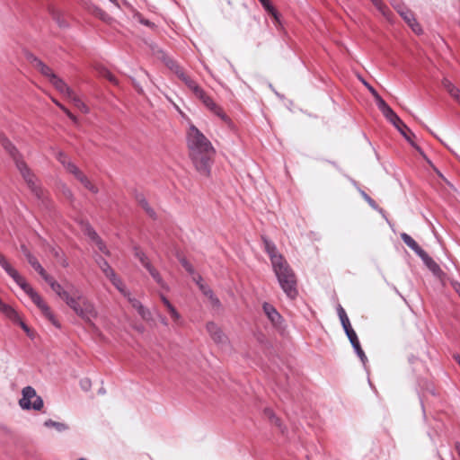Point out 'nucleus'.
Segmentation results:
<instances>
[{
  "label": "nucleus",
  "instance_id": "1",
  "mask_svg": "<svg viewBox=\"0 0 460 460\" xmlns=\"http://www.w3.org/2000/svg\"><path fill=\"white\" fill-rule=\"evenodd\" d=\"M187 144L196 170L202 175H209L215 154L210 141L194 125H190L187 132Z\"/></svg>",
  "mask_w": 460,
  "mask_h": 460
},
{
  "label": "nucleus",
  "instance_id": "2",
  "mask_svg": "<svg viewBox=\"0 0 460 460\" xmlns=\"http://www.w3.org/2000/svg\"><path fill=\"white\" fill-rule=\"evenodd\" d=\"M265 251L270 258L272 269L278 279L279 286L286 295L290 298H295L297 296L296 289V278L293 270L288 265L284 257L279 254L273 243L267 238H262Z\"/></svg>",
  "mask_w": 460,
  "mask_h": 460
},
{
  "label": "nucleus",
  "instance_id": "3",
  "mask_svg": "<svg viewBox=\"0 0 460 460\" xmlns=\"http://www.w3.org/2000/svg\"><path fill=\"white\" fill-rule=\"evenodd\" d=\"M0 265L6 273L21 287V288L31 298L33 303L40 309L43 314L56 326L59 324L56 321L54 315L50 312L48 305L43 301L41 296L33 290V288L25 281V279L13 269L6 261L4 255L0 253Z\"/></svg>",
  "mask_w": 460,
  "mask_h": 460
},
{
  "label": "nucleus",
  "instance_id": "4",
  "mask_svg": "<svg viewBox=\"0 0 460 460\" xmlns=\"http://www.w3.org/2000/svg\"><path fill=\"white\" fill-rule=\"evenodd\" d=\"M0 265L6 273L21 287V288L31 298L33 303L40 309L43 314L56 326L59 324L56 321L54 315L50 312L48 305L43 301L41 296L33 290V288L25 281V279L13 269L6 261L4 255L0 253Z\"/></svg>",
  "mask_w": 460,
  "mask_h": 460
},
{
  "label": "nucleus",
  "instance_id": "5",
  "mask_svg": "<svg viewBox=\"0 0 460 460\" xmlns=\"http://www.w3.org/2000/svg\"><path fill=\"white\" fill-rule=\"evenodd\" d=\"M0 265L6 273L21 287V288L31 298L33 303L40 309L43 314L56 326L59 324L56 321L54 315L50 312L48 305L43 301L41 296L33 290V288L25 281V279L13 269L6 261L4 255L0 253Z\"/></svg>",
  "mask_w": 460,
  "mask_h": 460
},
{
  "label": "nucleus",
  "instance_id": "6",
  "mask_svg": "<svg viewBox=\"0 0 460 460\" xmlns=\"http://www.w3.org/2000/svg\"><path fill=\"white\" fill-rule=\"evenodd\" d=\"M0 142L5 151L13 158L17 169L20 171L28 187L38 198H40L41 190L36 184L34 175L31 172L30 169L27 167V164L21 159V155L16 147L5 137L0 136Z\"/></svg>",
  "mask_w": 460,
  "mask_h": 460
},
{
  "label": "nucleus",
  "instance_id": "7",
  "mask_svg": "<svg viewBox=\"0 0 460 460\" xmlns=\"http://www.w3.org/2000/svg\"><path fill=\"white\" fill-rule=\"evenodd\" d=\"M0 142L5 151L13 158L17 169L20 171L28 187L38 198H40L41 190L36 184L34 175L31 172L30 169L27 167V164L21 159V155L16 147L5 137L0 136Z\"/></svg>",
  "mask_w": 460,
  "mask_h": 460
},
{
  "label": "nucleus",
  "instance_id": "8",
  "mask_svg": "<svg viewBox=\"0 0 460 460\" xmlns=\"http://www.w3.org/2000/svg\"><path fill=\"white\" fill-rule=\"evenodd\" d=\"M74 298L67 305L75 313L89 323L92 327H95L92 320L97 316V311L92 302L83 296L79 290L73 292Z\"/></svg>",
  "mask_w": 460,
  "mask_h": 460
},
{
  "label": "nucleus",
  "instance_id": "9",
  "mask_svg": "<svg viewBox=\"0 0 460 460\" xmlns=\"http://www.w3.org/2000/svg\"><path fill=\"white\" fill-rule=\"evenodd\" d=\"M22 409L40 410L43 407L42 399L36 394V391L31 386H26L22 389V398L19 402Z\"/></svg>",
  "mask_w": 460,
  "mask_h": 460
},
{
  "label": "nucleus",
  "instance_id": "10",
  "mask_svg": "<svg viewBox=\"0 0 460 460\" xmlns=\"http://www.w3.org/2000/svg\"><path fill=\"white\" fill-rule=\"evenodd\" d=\"M44 280L50 286L51 289L66 303V305H68L74 298L73 292H75V290H78L72 284H67L66 288L68 290H66L49 275Z\"/></svg>",
  "mask_w": 460,
  "mask_h": 460
},
{
  "label": "nucleus",
  "instance_id": "11",
  "mask_svg": "<svg viewBox=\"0 0 460 460\" xmlns=\"http://www.w3.org/2000/svg\"><path fill=\"white\" fill-rule=\"evenodd\" d=\"M167 66L175 72L177 76L182 80L185 84L195 93L198 97L201 95L203 90L192 80L190 79L173 61H169Z\"/></svg>",
  "mask_w": 460,
  "mask_h": 460
},
{
  "label": "nucleus",
  "instance_id": "12",
  "mask_svg": "<svg viewBox=\"0 0 460 460\" xmlns=\"http://www.w3.org/2000/svg\"><path fill=\"white\" fill-rule=\"evenodd\" d=\"M207 332L215 343L219 346L228 344V338L222 329L213 322H209L206 325Z\"/></svg>",
  "mask_w": 460,
  "mask_h": 460
},
{
  "label": "nucleus",
  "instance_id": "13",
  "mask_svg": "<svg viewBox=\"0 0 460 460\" xmlns=\"http://www.w3.org/2000/svg\"><path fill=\"white\" fill-rule=\"evenodd\" d=\"M386 119H388L399 131L400 133L411 143L412 146H414L424 157V154L421 152L420 148L417 146L413 142H411L410 136L406 131L411 133V135L414 136L413 133L407 128V126L402 121V119L396 115L394 111H392V116H386Z\"/></svg>",
  "mask_w": 460,
  "mask_h": 460
},
{
  "label": "nucleus",
  "instance_id": "14",
  "mask_svg": "<svg viewBox=\"0 0 460 460\" xmlns=\"http://www.w3.org/2000/svg\"><path fill=\"white\" fill-rule=\"evenodd\" d=\"M135 256L140 261L142 265L148 270L152 278L159 284L161 287L165 288V284L160 276L159 272L151 265L148 261L145 253L139 249H135Z\"/></svg>",
  "mask_w": 460,
  "mask_h": 460
},
{
  "label": "nucleus",
  "instance_id": "15",
  "mask_svg": "<svg viewBox=\"0 0 460 460\" xmlns=\"http://www.w3.org/2000/svg\"><path fill=\"white\" fill-rule=\"evenodd\" d=\"M191 275H192L193 281L196 282V284L199 286V288L202 291V293L208 297L210 304L214 307H217V308L220 307L221 304H220L219 299L214 295L213 291L202 282L201 276L196 274L195 272H194V274H191Z\"/></svg>",
  "mask_w": 460,
  "mask_h": 460
},
{
  "label": "nucleus",
  "instance_id": "16",
  "mask_svg": "<svg viewBox=\"0 0 460 460\" xmlns=\"http://www.w3.org/2000/svg\"><path fill=\"white\" fill-rule=\"evenodd\" d=\"M68 172L72 173L87 190L93 193L98 192V188L81 172L75 164H68Z\"/></svg>",
  "mask_w": 460,
  "mask_h": 460
},
{
  "label": "nucleus",
  "instance_id": "17",
  "mask_svg": "<svg viewBox=\"0 0 460 460\" xmlns=\"http://www.w3.org/2000/svg\"><path fill=\"white\" fill-rule=\"evenodd\" d=\"M198 98L202 101V102L208 110L221 118V119L226 122L229 121V118L226 115L223 110L217 103H215L214 101L204 93V91L201 93V95L198 96Z\"/></svg>",
  "mask_w": 460,
  "mask_h": 460
},
{
  "label": "nucleus",
  "instance_id": "18",
  "mask_svg": "<svg viewBox=\"0 0 460 460\" xmlns=\"http://www.w3.org/2000/svg\"><path fill=\"white\" fill-rule=\"evenodd\" d=\"M398 13L415 33H417V34L421 33V31H422L421 27L416 21L414 13L411 10L400 9V10H398Z\"/></svg>",
  "mask_w": 460,
  "mask_h": 460
},
{
  "label": "nucleus",
  "instance_id": "19",
  "mask_svg": "<svg viewBox=\"0 0 460 460\" xmlns=\"http://www.w3.org/2000/svg\"><path fill=\"white\" fill-rule=\"evenodd\" d=\"M83 228H84V234H87L93 241L95 242L98 249L102 252L105 253L106 255H109L110 254L109 250L106 248L104 243L98 236L96 232L93 229V227L89 224H84Z\"/></svg>",
  "mask_w": 460,
  "mask_h": 460
},
{
  "label": "nucleus",
  "instance_id": "20",
  "mask_svg": "<svg viewBox=\"0 0 460 460\" xmlns=\"http://www.w3.org/2000/svg\"><path fill=\"white\" fill-rule=\"evenodd\" d=\"M125 297L128 298V302L131 304V305L138 312L140 316L145 321H151L152 320V314L151 312L144 307L142 304L136 298L131 297V296H125Z\"/></svg>",
  "mask_w": 460,
  "mask_h": 460
},
{
  "label": "nucleus",
  "instance_id": "21",
  "mask_svg": "<svg viewBox=\"0 0 460 460\" xmlns=\"http://www.w3.org/2000/svg\"><path fill=\"white\" fill-rule=\"evenodd\" d=\"M262 307H263V311H264L265 314L267 315L269 320L271 322V323L274 326L279 327L281 323L282 317L277 312V310L274 308V306L268 303H264Z\"/></svg>",
  "mask_w": 460,
  "mask_h": 460
},
{
  "label": "nucleus",
  "instance_id": "22",
  "mask_svg": "<svg viewBox=\"0 0 460 460\" xmlns=\"http://www.w3.org/2000/svg\"><path fill=\"white\" fill-rule=\"evenodd\" d=\"M32 66L38 69L41 75L46 76L49 82L57 75L49 66L45 65L41 60L38 58L33 57L31 59Z\"/></svg>",
  "mask_w": 460,
  "mask_h": 460
},
{
  "label": "nucleus",
  "instance_id": "23",
  "mask_svg": "<svg viewBox=\"0 0 460 460\" xmlns=\"http://www.w3.org/2000/svg\"><path fill=\"white\" fill-rule=\"evenodd\" d=\"M50 84L66 98L72 96L73 90L58 75L50 81Z\"/></svg>",
  "mask_w": 460,
  "mask_h": 460
},
{
  "label": "nucleus",
  "instance_id": "24",
  "mask_svg": "<svg viewBox=\"0 0 460 460\" xmlns=\"http://www.w3.org/2000/svg\"><path fill=\"white\" fill-rule=\"evenodd\" d=\"M160 297H161V300H162L163 304L164 305V306L168 310V312H169L171 317L172 318V320L177 324H181V316L178 313L176 308L170 303V301L164 296L161 295Z\"/></svg>",
  "mask_w": 460,
  "mask_h": 460
},
{
  "label": "nucleus",
  "instance_id": "25",
  "mask_svg": "<svg viewBox=\"0 0 460 460\" xmlns=\"http://www.w3.org/2000/svg\"><path fill=\"white\" fill-rule=\"evenodd\" d=\"M0 312L3 313L6 317H8L13 322L20 321L19 314L13 309L11 305L4 304L0 299Z\"/></svg>",
  "mask_w": 460,
  "mask_h": 460
},
{
  "label": "nucleus",
  "instance_id": "26",
  "mask_svg": "<svg viewBox=\"0 0 460 460\" xmlns=\"http://www.w3.org/2000/svg\"><path fill=\"white\" fill-rule=\"evenodd\" d=\"M419 256L422 259L425 265L435 274L438 275L441 272L440 267L438 264L430 258L424 251L419 254Z\"/></svg>",
  "mask_w": 460,
  "mask_h": 460
},
{
  "label": "nucleus",
  "instance_id": "27",
  "mask_svg": "<svg viewBox=\"0 0 460 460\" xmlns=\"http://www.w3.org/2000/svg\"><path fill=\"white\" fill-rule=\"evenodd\" d=\"M26 258L31 266L43 278V279L49 276L38 260L31 252H26Z\"/></svg>",
  "mask_w": 460,
  "mask_h": 460
},
{
  "label": "nucleus",
  "instance_id": "28",
  "mask_svg": "<svg viewBox=\"0 0 460 460\" xmlns=\"http://www.w3.org/2000/svg\"><path fill=\"white\" fill-rule=\"evenodd\" d=\"M137 202L143 208V209L146 212V214L152 217L155 218V210L148 205L145 196L141 193H137L135 196Z\"/></svg>",
  "mask_w": 460,
  "mask_h": 460
},
{
  "label": "nucleus",
  "instance_id": "29",
  "mask_svg": "<svg viewBox=\"0 0 460 460\" xmlns=\"http://www.w3.org/2000/svg\"><path fill=\"white\" fill-rule=\"evenodd\" d=\"M137 202L143 208V209L146 212V214L152 217L155 218V210L148 205L145 196L141 193H137L135 196Z\"/></svg>",
  "mask_w": 460,
  "mask_h": 460
},
{
  "label": "nucleus",
  "instance_id": "30",
  "mask_svg": "<svg viewBox=\"0 0 460 460\" xmlns=\"http://www.w3.org/2000/svg\"><path fill=\"white\" fill-rule=\"evenodd\" d=\"M137 202L143 208V209L146 212V214L152 217L155 218V210L148 205L145 196L141 193H137L135 196Z\"/></svg>",
  "mask_w": 460,
  "mask_h": 460
},
{
  "label": "nucleus",
  "instance_id": "31",
  "mask_svg": "<svg viewBox=\"0 0 460 460\" xmlns=\"http://www.w3.org/2000/svg\"><path fill=\"white\" fill-rule=\"evenodd\" d=\"M107 278L111 281V283L124 296H129L128 290L126 288L122 280L116 275L114 271L112 272V276H108Z\"/></svg>",
  "mask_w": 460,
  "mask_h": 460
},
{
  "label": "nucleus",
  "instance_id": "32",
  "mask_svg": "<svg viewBox=\"0 0 460 460\" xmlns=\"http://www.w3.org/2000/svg\"><path fill=\"white\" fill-rule=\"evenodd\" d=\"M373 97L375 98L376 104H377L379 110L381 111V112L383 113V115L385 117H386V116L391 117L392 111H394L388 106V104L383 100V98L378 93H376Z\"/></svg>",
  "mask_w": 460,
  "mask_h": 460
},
{
  "label": "nucleus",
  "instance_id": "33",
  "mask_svg": "<svg viewBox=\"0 0 460 460\" xmlns=\"http://www.w3.org/2000/svg\"><path fill=\"white\" fill-rule=\"evenodd\" d=\"M373 97L375 98L376 104H377L379 110L381 111V112L383 113V115L385 117H386V116L391 117L392 111H394L388 106V104L383 100V98L378 93H376Z\"/></svg>",
  "mask_w": 460,
  "mask_h": 460
},
{
  "label": "nucleus",
  "instance_id": "34",
  "mask_svg": "<svg viewBox=\"0 0 460 460\" xmlns=\"http://www.w3.org/2000/svg\"><path fill=\"white\" fill-rule=\"evenodd\" d=\"M401 238L404 243L413 250L418 255L423 252L419 244L409 234L402 233L401 234Z\"/></svg>",
  "mask_w": 460,
  "mask_h": 460
},
{
  "label": "nucleus",
  "instance_id": "35",
  "mask_svg": "<svg viewBox=\"0 0 460 460\" xmlns=\"http://www.w3.org/2000/svg\"><path fill=\"white\" fill-rule=\"evenodd\" d=\"M337 311L344 331L351 328L347 314L341 305L338 306Z\"/></svg>",
  "mask_w": 460,
  "mask_h": 460
},
{
  "label": "nucleus",
  "instance_id": "36",
  "mask_svg": "<svg viewBox=\"0 0 460 460\" xmlns=\"http://www.w3.org/2000/svg\"><path fill=\"white\" fill-rule=\"evenodd\" d=\"M96 262L102 271L104 273L106 277L112 276V272L114 271L111 267L109 265V263L102 258H97Z\"/></svg>",
  "mask_w": 460,
  "mask_h": 460
},
{
  "label": "nucleus",
  "instance_id": "37",
  "mask_svg": "<svg viewBox=\"0 0 460 460\" xmlns=\"http://www.w3.org/2000/svg\"><path fill=\"white\" fill-rule=\"evenodd\" d=\"M67 99H69L82 112L87 113L89 111L88 107L74 93V92L72 93V96H69Z\"/></svg>",
  "mask_w": 460,
  "mask_h": 460
},
{
  "label": "nucleus",
  "instance_id": "38",
  "mask_svg": "<svg viewBox=\"0 0 460 460\" xmlns=\"http://www.w3.org/2000/svg\"><path fill=\"white\" fill-rule=\"evenodd\" d=\"M44 425L48 428H54L58 432L65 431L68 429V426L62 422L54 421L52 420H48L45 421Z\"/></svg>",
  "mask_w": 460,
  "mask_h": 460
},
{
  "label": "nucleus",
  "instance_id": "39",
  "mask_svg": "<svg viewBox=\"0 0 460 460\" xmlns=\"http://www.w3.org/2000/svg\"><path fill=\"white\" fill-rule=\"evenodd\" d=\"M263 7L266 9V11L276 20V22H279V13L275 10V8L270 4V0H260Z\"/></svg>",
  "mask_w": 460,
  "mask_h": 460
},
{
  "label": "nucleus",
  "instance_id": "40",
  "mask_svg": "<svg viewBox=\"0 0 460 460\" xmlns=\"http://www.w3.org/2000/svg\"><path fill=\"white\" fill-rule=\"evenodd\" d=\"M264 414L273 424H275L276 426H278L279 428L281 427L279 419L275 416V414L271 409H269V408L265 409Z\"/></svg>",
  "mask_w": 460,
  "mask_h": 460
},
{
  "label": "nucleus",
  "instance_id": "41",
  "mask_svg": "<svg viewBox=\"0 0 460 460\" xmlns=\"http://www.w3.org/2000/svg\"><path fill=\"white\" fill-rule=\"evenodd\" d=\"M345 332H346V335L348 336L352 347L359 343L358 336H357L355 331L352 329V327L346 330Z\"/></svg>",
  "mask_w": 460,
  "mask_h": 460
},
{
  "label": "nucleus",
  "instance_id": "42",
  "mask_svg": "<svg viewBox=\"0 0 460 460\" xmlns=\"http://www.w3.org/2000/svg\"><path fill=\"white\" fill-rule=\"evenodd\" d=\"M57 159L64 165V167L68 172V164H74L71 161H69L66 155L63 152H58L57 154Z\"/></svg>",
  "mask_w": 460,
  "mask_h": 460
},
{
  "label": "nucleus",
  "instance_id": "43",
  "mask_svg": "<svg viewBox=\"0 0 460 460\" xmlns=\"http://www.w3.org/2000/svg\"><path fill=\"white\" fill-rule=\"evenodd\" d=\"M375 6L385 17H389L391 12L389 8L382 2V0L375 4Z\"/></svg>",
  "mask_w": 460,
  "mask_h": 460
},
{
  "label": "nucleus",
  "instance_id": "44",
  "mask_svg": "<svg viewBox=\"0 0 460 460\" xmlns=\"http://www.w3.org/2000/svg\"><path fill=\"white\" fill-rule=\"evenodd\" d=\"M51 252H52V254H53L57 259H58V261H59V262L62 264V266L66 267V266L68 265L67 261H66L65 258H63V256H62V254H61V253H62V252H61V251H59V250H58V249H56V248H52V249H51Z\"/></svg>",
  "mask_w": 460,
  "mask_h": 460
},
{
  "label": "nucleus",
  "instance_id": "45",
  "mask_svg": "<svg viewBox=\"0 0 460 460\" xmlns=\"http://www.w3.org/2000/svg\"><path fill=\"white\" fill-rule=\"evenodd\" d=\"M53 19L58 23L60 27H66V23L61 18V14L57 11L51 12Z\"/></svg>",
  "mask_w": 460,
  "mask_h": 460
},
{
  "label": "nucleus",
  "instance_id": "46",
  "mask_svg": "<svg viewBox=\"0 0 460 460\" xmlns=\"http://www.w3.org/2000/svg\"><path fill=\"white\" fill-rule=\"evenodd\" d=\"M101 75L113 84H117L115 76L108 70L103 69L101 71Z\"/></svg>",
  "mask_w": 460,
  "mask_h": 460
},
{
  "label": "nucleus",
  "instance_id": "47",
  "mask_svg": "<svg viewBox=\"0 0 460 460\" xmlns=\"http://www.w3.org/2000/svg\"><path fill=\"white\" fill-rule=\"evenodd\" d=\"M182 267L190 273V274H194L195 270L193 269V267L191 266V264L185 259V258H181L180 260Z\"/></svg>",
  "mask_w": 460,
  "mask_h": 460
},
{
  "label": "nucleus",
  "instance_id": "48",
  "mask_svg": "<svg viewBox=\"0 0 460 460\" xmlns=\"http://www.w3.org/2000/svg\"><path fill=\"white\" fill-rule=\"evenodd\" d=\"M356 353L358 354V356L360 358L361 361L363 363H365V361L367 360V357L363 351V349H361V346H360V343L353 346Z\"/></svg>",
  "mask_w": 460,
  "mask_h": 460
},
{
  "label": "nucleus",
  "instance_id": "49",
  "mask_svg": "<svg viewBox=\"0 0 460 460\" xmlns=\"http://www.w3.org/2000/svg\"><path fill=\"white\" fill-rule=\"evenodd\" d=\"M443 87L447 91L448 93H452L456 86H455L448 79L445 78L442 81Z\"/></svg>",
  "mask_w": 460,
  "mask_h": 460
},
{
  "label": "nucleus",
  "instance_id": "50",
  "mask_svg": "<svg viewBox=\"0 0 460 460\" xmlns=\"http://www.w3.org/2000/svg\"><path fill=\"white\" fill-rule=\"evenodd\" d=\"M61 190H62L63 195L66 199H68L70 200L73 199V193H72L71 190L68 187H66L65 184L62 185Z\"/></svg>",
  "mask_w": 460,
  "mask_h": 460
},
{
  "label": "nucleus",
  "instance_id": "51",
  "mask_svg": "<svg viewBox=\"0 0 460 460\" xmlns=\"http://www.w3.org/2000/svg\"><path fill=\"white\" fill-rule=\"evenodd\" d=\"M362 194V197L365 199V200L373 208H376L377 206L376 204V202L364 191L361 192Z\"/></svg>",
  "mask_w": 460,
  "mask_h": 460
},
{
  "label": "nucleus",
  "instance_id": "52",
  "mask_svg": "<svg viewBox=\"0 0 460 460\" xmlns=\"http://www.w3.org/2000/svg\"><path fill=\"white\" fill-rule=\"evenodd\" d=\"M358 78L362 82V84L368 89V91L371 93L373 96L378 93L365 79H363L362 77Z\"/></svg>",
  "mask_w": 460,
  "mask_h": 460
},
{
  "label": "nucleus",
  "instance_id": "53",
  "mask_svg": "<svg viewBox=\"0 0 460 460\" xmlns=\"http://www.w3.org/2000/svg\"><path fill=\"white\" fill-rule=\"evenodd\" d=\"M62 111L66 112V114L73 120L74 123H77V118L73 115L66 107H62Z\"/></svg>",
  "mask_w": 460,
  "mask_h": 460
},
{
  "label": "nucleus",
  "instance_id": "54",
  "mask_svg": "<svg viewBox=\"0 0 460 460\" xmlns=\"http://www.w3.org/2000/svg\"><path fill=\"white\" fill-rule=\"evenodd\" d=\"M451 95V97H453L456 101L458 100V98H460V90L456 87L453 90L452 93H449Z\"/></svg>",
  "mask_w": 460,
  "mask_h": 460
},
{
  "label": "nucleus",
  "instance_id": "55",
  "mask_svg": "<svg viewBox=\"0 0 460 460\" xmlns=\"http://www.w3.org/2000/svg\"><path fill=\"white\" fill-rule=\"evenodd\" d=\"M451 285L454 290L460 296V283L457 281H452Z\"/></svg>",
  "mask_w": 460,
  "mask_h": 460
},
{
  "label": "nucleus",
  "instance_id": "56",
  "mask_svg": "<svg viewBox=\"0 0 460 460\" xmlns=\"http://www.w3.org/2000/svg\"><path fill=\"white\" fill-rule=\"evenodd\" d=\"M18 323H20L21 327L25 331V332H29V329L27 327V325L20 319V321L17 322Z\"/></svg>",
  "mask_w": 460,
  "mask_h": 460
},
{
  "label": "nucleus",
  "instance_id": "57",
  "mask_svg": "<svg viewBox=\"0 0 460 460\" xmlns=\"http://www.w3.org/2000/svg\"><path fill=\"white\" fill-rule=\"evenodd\" d=\"M82 386L84 388V389H88L89 386H90V381L89 380H84L82 381Z\"/></svg>",
  "mask_w": 460,
  "mask_h": 460
},
{
  "label": "nucleus",
  "instance_id": "58",
  "mask_svg": "<svg viewBox=\"0 0 460 460\" xmlns=\"http://www.w3.org/2000/svg\"><path fill=\"white\" fill-rule=\"evenodd\" d=\"M159 318H160L161 323H162L164 325H165V326H167V325H168V322H167V319H166L165 317H164V316L160 315V316H159Z\"/></svg>",
  "mask_w": 460,
  "mask_h": 460
},
{
  "label": "nucleus",
  "instance_id": "59",
  "mask_svg": "<svg viewBox=\"0 0 460 460\" xmlns=\"http://www.w3.org/2000/svg\"><path fill=\"white\" fill-rule=\"evenodd\" d=\"M22 252L24 253L25 256H26V252H30L28 251V249L24 245H22Z\"/></svg>",
  "mask_w": 460,
  "mask_h": 460
},
{
  "label": "nucleus",
  "instance_id": "60",
  "mask_svg": "<svg viewBox=\"0 0 460 460\" xmlns=\"http://www.w3.org/2000/svg\"><path fill=\"white\" fill-rule=\"evenodd\" d=\"M141 22L147 25V26H150L151 25V22L147 20H141Z\"/></svg>",
  "mask_w": 460,
  "mask_h": 460
},
{
  "label": "nucleus",
  "instance_id": "61",
  "mask_svg": "<svg viewBox=\"0 0 460 460\" xmlns=\"http://www.w3.org/2000/svg\"><path fill=\"white\" fill-rule=\"evenodd\" d=\"M53 102L62 110V107H64L60 102L53 99Z\"/></svg>",
  "mask_w": 460,
  "mask_h": 460
},
{
  "label": "nucleus",
  "instance_id": "62",
  "mask_svg": "<svg viewBox=\"0 0 460 460\" xmlns=\"http://www.w3.org/2000/svg\"><path fill=\"white\" fill-rule=\"evenodd\" d=\"M134 85H135V87L137 88V90L138 92H140V93L142 92V89H141V88L139 87V85H138L137 84H136L135 82H134Z\"/></svg>",
  "mask_w": 460,
  "mask_h": 460
},
{
  "label": "nucleus",
  "instance_id": "63",
  "mask_svg": "<svg viewBox=\"0 0 460 460\" xmlns=\"http://www.w3.org/2000/svg\"><path fill=\"white\" fill-rule=\"evenodd\" d=\"M381 0H371V2L373 3V4H376L378 2H380Z\"/></svg>",
  "mask_w": 460,
  "mask_h": 460
},
{
  "label": "nucleus",
  "instance_id": "64",
  "mask_svg": "<svg viewBox=\"0 0 460 460\" xmlns=\"http://www.w3.org/2000/svg\"><path fill=\"white\" fill-rule=\"evenodd\" d=\"M76 460H87V459H85V458H84V457H81V458H78V459H76Z\"/></svg>",
  "mask_w": 460,
  "mask_h": 460
}]
</instances>
